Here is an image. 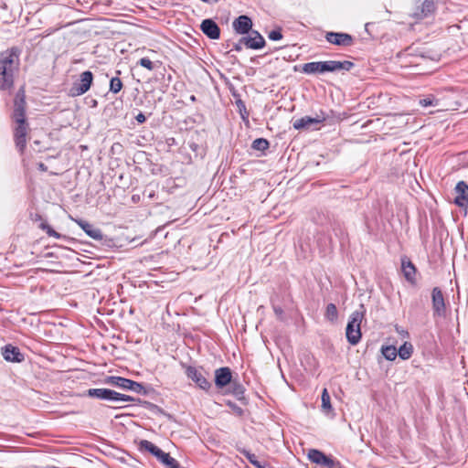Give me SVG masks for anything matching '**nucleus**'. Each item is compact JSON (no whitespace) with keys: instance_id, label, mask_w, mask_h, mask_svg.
I'll return each mask as SVG.
<instances>
[{"instance_id":"412c9836","label":"nucleus","mask_w":468,"mask_h":468,"mask_svg":"<svg viewBox=\"0 0 468 468\" xmlns=\"http://www.w3.org/2000/svg\"><path fill=\"white\" fill-rule=\"evenodd\" d=\"M420 5L417 6V11L414 13V16L417 18L426 17L429 14H431L434 9V5L432 0H420Z\"/></svg>"},{"instance_id":"2eb2a0df","label":"nucleus","mask_w":468,"mask_h":468,"mask_svg":"<svg viewBox=\"0 0 468 468\" xmlns=\"http://www.w3.org/2000/svg\"><path fill=\"white\" fill-rule=\"evenodd\" d=\"M202 32L210 39H218L220 37V28L212 19H205L200 25Z\"/></svg>"},{"instance_id":"9d476101","label":"nucleus","mask_w":468,"mask_h":468,"mask_svg":"<svg viewBox=\"0 0 468 468\" xmlns=\"http://www.w3.org/2000/svg\"><path fill=\"white\" fill-rule=\"evenodd\" d=\"M433 315L444 317L446 315V304L443 294L439 288H433L431 292Z\"/></svg>"},{"instance_id":"8fccbe9b","label":"nucleus","mask_w":468,"mask_h":468,"mask_svg":"<svg viewBox=\"0 0 468 468\" xmlns=\"http://www.w3.org/2000/svg\"><path fill=\"white\" fill-rule=\"evenodd\" d=\"M191 100H192V101H195V100H196V98H195V96H194V95H193V96H191Z\"/></svg>"},{"instance_id":"c9c22d12","label":"nucleus","mask_w":468,"mask_h":468,"mask_svg":"<svg viewBox=\"0 0 468 468\" xmlns=\"http://www.w3.org/2000/svg\"><path fill=\"white\" fill-rule=\"evenodd\" d=\"M268 37L273 41H278V40L282 39V29L280 27H278L277 29L271 30L268 34Z\"/></svg>"},{"instance_id":"cd10ccee","label":"nucleus","mask_w":468,"mask_h":468,"mask_svg":"<svg viewBox=\"0 0 468 468\" xmlns=\"http://www.w3.org/2000/svg\"><path fill=\"white\" fill-rule=\"evenodd\" d=\"M407 168L401 172V176H416L418 173L421 174V171L418 169L415 159L409 158L406 161Z\"/></svg>"},{"instance_id":"aec40b11","label":"nucleus","mask_w":468,"mask_h":468,"mask_svg":"<svg viewBox=\"0 0 468 468\" xmlns=\"http://www.w3.org/2000/svg\"><path fill=\"white\" fill-rule=\"evenodd\" d=\"M3 356L6 361L9 362H21L24 358L23 355L18 351V349L12 346H6L4 348Z\"/></svg>"},{"instance_id":"4468645a","label":"nucleus","mask_w":468,"mask_h":468,"mask_svg":"<svg viewBox=\"0 0 468 468\" xmlns=\"http://www.w3.org/2000/svg\"><path fill=\"white\" fill-rule=\"evenodd\" d=\"M241 42H244L246 48L251 49H261L265 46V39L256 30H251L250 35L248 37H242Z\"/></svg>"},{"instance_id":"f03ea898","label":"nucleus","mask_w":468,"mask_h":468,"mask_svg":"<svg viewBox=\"0 0 468 468\" xmlns=\"http://www.w3.org/2000/svg\"><path fill=\"white\" fill-rule=\"evenodd\" d=\"M364 318V313L362 311H355L351 315L347 323L346 329V335L347 341L355 346L361 339V329L360 324Z\"/></svg>"},{"instance_id":"58836bf2","label":"nucleus","mask_w":468,"mask_h":468,"mask_svg":"<svg viewBox=\"0 0 468 468\" xmlns=\"http://www.w3.org/2000/svg\"><path fill=\"white\" fill-rule=\"evenodd\" d=\"M111 151L112 154L121 153L122 151V145L120 143H114L112 145Z\"/></svg>"},{"instance_id":"0eeeda50","label":"nucleus","mask_w":468,"mask_h":468,"mask_svg":"<svg viewBox=\"0 0 468 468\" xmlns=\"http://www.w3.org/2000/svg\"><path fill=\"white\" fill-rule=\"evenodd\" d=\"M13 120L17 122H25L26 121V95L25 90L20 89L15 97L14 111L12 114Z\"/></svg>"},{"instance_id":"7ed1b4c3","label":"nucleus","mask_w":468,"mask_h":468,"mask_svg":"<svg viewBox=\"0 0 468 468\" xmlns=\"http://www.w3.org/2000/svg\"><path fill=\"white\" fill-rule=\"evenodd\" d=\"M327 117L328 115L324 112L320 111L319 113H316L315 117L304 116L294 120L292 122V127L295 130H317L318 128L316 126L324 122Z\"/></svg>"},{"instance_id":"9b49d317","label":"nucleus","mask_w":468,"mask_h":468,"mask_svg":"<svg viewBox=\"0 0 468 468\" xmlns=\"http://www.w3.org/2000/svg\"><path fill=\"white\" fill-rule=\"evenodd\" d=\"M28 130V123L25 122H17L14 131V139L16 143V146L20 152V154L24 153V150L27 146V134Z\"/></svg>"},{"instance_id":"09e8293b","label":"nucleus","mask_w":468,"mask_h":468,"mask_svg":"<svg viewBox=\"0 0 468 468\" xmlns=\"http://www.w3.org/2000/svg\"><path fill=\"white\" fill-rule=\"evenodd\" d=\"M401 334H402V335H408V333H407V332H405V331H401Z\"/></svg>"},{"instance_id":"dca6fc26","label":"nucleus","mask_w":468,"mask_h":468,"mask_svg":"<svg viewBox=\"0 0 468 468\" xmlns=\"http://www.w3.org/2000/svg\"><path fill=\"white\" fill-rule=\"evenodd\" d=\"M232 26L238 34L245 35L251 31L252 20L248 16L242 15L233 21Z\"/></svg>"},{"instance_id":"b1692460","label":"nucleus","mask_w":468,"mask_h":468,"mask_svg":"<svg viewBox=\"0 0 468 468\" xmlns=\"http://www.w3.org/2000/svg\"><path fill=\"white\" fill-rule=\"evenodd\" d=\"M156 458L167 468H179L177 462L169 455L160 450V453L157 454Z\"/></svg>"},{"instance_id":"e433bc0d","label":"nucleus","mask_w":468,"mask_h":468,"mask_svg":"<svg viewBox=\"0 0 468 468\" xmlns=\"http://www.w3.org/2000/svg\"><path fill=\"white\" fill-rule=\"evenodd\" d=\"M165 145L167 146L168 148V151L174 147V146H177L178 145V143L176 141V138L174 137H166L165 140Z\"/></svg>"},{"instance_id":"a211bd4d","label":"nucleus","mask_w":468,"mask_h":468,"mask_svg":"<svg viewBox=\"0 0 468 468\" xmlns=\"http://www.w3.org/2000/svg\"><path fill=\"white\" fill-rule=\"evenodd\" d=\"M231 380V372L228 367H221L215 371V383L218 388L225 387Z\"/></svg>"},{"instance_id":"ea45409f","label":"nucleus","mask_w":468,"mask_h":468,"mask_svg":"<svg viewBox=\"0 0 468 468\" xmlns=\"http://www.w3.org/2000/svg\"><path fill=\"white\" fill-rule=\"evenodd\" d=\"M247 457H248V459L250 460V462L251 463H253L254 465H256L259 468H261V465L259 464L258 461L255 459V455L250 454V453H247Z\"/></svg>"},{"instance_id":"a19ab883","label":"nucleus","mask_w":468,"mask_h":468,"mask_svg":"<svg viewBox=\"0 0 468 468\" xmlns=\"http://www.w3.org/2000/svg\"><path fill=\"white\" fill-rule=\"evenodd\" d=\"M135 120H136L139 123H144V122L146 121V117H145V115H144L143 112H139V113L135 116Z\"/></svg>"},{"instance_id":"423d86ee","label":"nucleus","mask_w":468,"mask_h":468,"mask_svg":"<svg viewBox=\"0 0 468 468\" xmlns=\"http://www.w3.org/2000/svg\"><path fill=\"white\" fill-rule=\"evenodd\" d=\"M88 395L90 397H95L101 399L112 401H131V398L129 396L118 393L108 388H91L88 390Z\"/></svg>"},{"instance_id":"6ab92c4d","label":"nucleus","mask_w":468,"mask_h":468,"mask_svg":"<svg viewBox=\"0 0 468 468\" xmlns=\"http://www.w3.org/2000/svg\"><path fill=\"white\" fill-rule=\"evenodd\" d=\"M74 221L85 231V233L90 238L95 240H101L102 239V234L101 230L92 226L91 224L79 219H74Z\"/></svg>"},{"instance_id":"bb28decb","label":"nucleus","mask_w":468,"mask_h":468,"mask_svg":"<svg viewBox=\"0 0 468 468\" xmlns=\"http://www.w3.org/2000/svg\"><path fill=\"white\" fill-rule=\"evenodd\" d=\"M321 399H322V406H321L322 410L325 414L333 413V407L331 404L330 395L326 388H324V390L322 392Z\"/></svg>"},{"instance_id":"f3484780","label":"nucleus","mask_w":468,"mask_h":468,"mask_svg":"<svg viewBox=\"0 0 468 468\" xmlns=\"http://www.w3.org/2000/svg\"><path fill=\"white\" fill-rule=\"evenodd\" d=\"M186 375L191 378L200 388L207 390L210 388V383L203 376L202 372L195 367H188Z\"/></svg>"},{"instance_id":"37998d69","label":"nucleus","mask_w":468,"mask_h":468,"mask_svg":"<svg viewBox=\"0 0 468 468\" xmlns=\"http://www.w3.org/2000/svg\"><path fill=\"white\" fill-rule=\"evenodd\" d=\"M189 147L193 152L197 153L199 146L197 143L192 142V143H189Z\"/></svg>"},{"instance_id":"39448f33","label":"nucleus","mask_w":468,"mask_h":468,"mask_svg":"<svg viewBox=\"0 0 468 468\" xmlns=\"http://www.w3.org/2000/svg\"><path fill=\"white\" fill-rule=\"evenodd\" d=\"M93 81V74L90 70L82 72L80 76V80L73 83L69 90V95L72 97L80 96L86 93L90 89Z\"/></svg>"},{"instance_id":"79ce46f5","label":"nucleus","mask_w":468,"mask_h":468,"mask_svg":"<svg viewBox=\"0 0 468 468\" xmlns=\"http://www.w3.org/2000/svg\"><path fill=\"white\" fill-rule=\"evenodd\" d=\"M242 45H244V42H241V38L233 45V49L239 52L242 50Z\"/></svg>"},{"instance_id":"c756f323","label":"nucleus","mask_w":468,"mask_h":468,"mask_svg":"<svg viewBox=\"0 0 468 468\" xmlns=\"http://www.w3.org/2000/svg\"><path fill=\"white\" fill-rule=\"evenodd\" d=\"M381 353L389 361L395 360L398 356L397 348L394 346H382Z\"/></svg>"},{"instance_id":"6e6552de","label":"nucleus","mask_w":468,"mask_h":468,"mask_svg":"<svg viewBox=\"0 0 468 468\" xmlns=\"http://www.w3.org/2000/svg\"><path fill=\"white\" fill-rule=\"evenodd\" d=\"M454 204L464 210V215L468 209V185L464 181H460L454 187Z\"/></svg>"},{"instance_id":"f704fd0d","label":"nucleus","mask_w":468,"mask_h":468,"mask_svg":"<svg viewBox=\"0 0 468 468\" xmlns=\"http://www.w3.org/2000/svg\"><path fill=\"white\" fill-rule=\"evenodd\" d=\"M138 64L149 70H154L156 68V64L148 58H140Z\"/></svg>"},{"instance_id":"49530a36","label":"nucleus","mask_w":468,"mask_h":468,"mask_svg":"<svg viewBox=\"0 0 468 468\" xmlns=\"http://www.w3.org/2000/svg\"><path fill=\"white\" fill-rule=\"evenodd\" d=\"M39 168L41 169V171H46V167L42 163L39 164Z\"/></svg>"},{"instance_id":"1a4fd4ad","label":"nucleus","mask_w":468,"mask_h":468,"mask_svg":"<svg viewBox=\"0 0 468 468\" xmlns=\"http://www.w3.org/2000/svg\"><path fill=\"white\" fill-rule=\"evenodd\" d=\"M307 457L311 462L320 465L321 468H338L337 463L318 450H309Z\"/></svg>"},{"instance_id":"4be33fe9","label":"nucleus","mask_w":468,"mask_h":468,"mask_svg":"<svg viewBox=\"0 0 468 468\" xmlns=\"http://www.w3.org/2000/svg\"><path fill=\"white\" fill-rule=\"evenodd\" d=\"M401 267H402V271H403L404 276L407 279V281H409L410 282H414L416 269H415L414 265L411 263V261H409L408 259H403L401 261Z\"/></svg>"},{"instance_id":"5701e85b","label":"nucleus","mask_w":468,"mask_h":468,"mask_svg":"<svg viewBox=\"0 0 468 468\" xmlns=\"http://www.w3.org/2000/svg\"><path fill=\"white\" fill-rule=\"evenodd\" d=\"M321 65H323V61L308 62L303 65L302 70L305 74L324 73Z\"/></svg>"},{"instance_id":"4c0bfd02","label":"nucleus","mask_w":468,"mask_h":468,"mask_svg":"<svg viewBox=\"0 0 468 468\" xmlns=\"http://www.w3.org/2000/svg\"><path fill=\"white\" fill-rule=\"evenodd\" d=\"M43 229H46L47 233L49 236H52L57 239L59 238V234L58 232H56L55 230H53L50 227L43 225Z\"/></svg>"},{"instance_id":"a18cd8bd","label":"nucleus","mask_w":468,"mask_h":468,"mask_svg":"<svg viewBox=\"0 0 468 468\" xmlns=\"http://www.w3.org/2000/svg\"><path fill=\"white\" fill-rule=\"evenodd\" d=\"M97 106V101L96 100H92L91 101V107H96Z\"/></svg>"},{"instance_id":"393cba45","label":"nucleus","mask_w":468,"mask_h":468,"mask_svg":"<svg viewBox=\"0 0 468 468\" xmlns=\"http://www.w3.org/2000/svg\"><path fill=\"white\" fill-rule=\"evenodd\" d=\"M325 319L331 324H335L338 319V311L336 306L334 303H329L325 307L324 312Z\"/></svg>"},{"instance_id":"20e7f679","label":"nucleus","mask_w":468,"mask_h":468,"mask_svg":"<svg viewBox=\"0 0 468 468\" xmlns=\"http://www.w3.org/2000/svg\"><path fill=\"white\" fill-rule=\"evenodd\" d=\"M103 383L109 386L116 387L123 390H133L140 392L143 386L135 381L117 376H107Z\"/></svg>"},{"instance_id":"72a5a7b5","label":"nucleus","mask_w":468,"mask_h":468,"mask_svg":"<svg viewBox=\"0 0 468 468\" xmlns=\"http://www.w3.org/2000/svg\"><path fill=\"white\" fill-rule=\"evenodd\" d=\"M237 107L239 108V114L243 121L248 122L249 112L246 109L245 103L242 100H238L236 101Z\"/></svg>"},{"instance_id":"7c9ffc66","label":"nucleus","mask_w":468,"mask_h":468,"mask_svg":"<svg viewBox=\"0 0 468 468\" xmlns=\"http://www.w3.org/2000/svg\"><path fill=\"white\" fill-rule=\"evenodd\" d=\"M269 146H270V143L265 138L255 139L251 144L252 149L257 150V151H261V152L267 150L269 148Z\"/></svg>"},{"instance_id":"ddd939ff","label":"nucleus","mask_w":468,"mask_h":468,"mask_svg":"<svg viewBox=\"0 0 468 468\" xmlns=\"http://www.w3.org/2000/svg\"><path fill=\"white\" fill-rule=\"evenodd\" d=\"M321 67L324 69V73L335 71H350L355 67V64L349 60H326L323 61V65H321Z\"/></svg>"},{"instance_id":"2f4dec72","label":"nucleus","mask_w":468,"mask_h":468,"mask_svg":"<svg viewBox=\"0 0 468 468\" xmlns=\"http://www.w3.org/2000/svg\"><path fill=\"white\" fill-rule=\"evenodd\" d=\"M122 89V81L119 77H112L110 80L109 90L114 94H117Z\"/></svg>"},{"instance_id":"c03bdc74","label":"nucleus","mask_w":468,"mask_h":468,"mask_svg":"<svg viewBox=\"0 0 468 468\" xmlns=\"http://www.w3.org/2000/svg\"><path fill=\"white\" fill-rule=\"evenodd\" d=\"M201 1L204 3H207V4H212V3H217L218 0H201Z\"/></svg>"},{"instance_id":"de8ad7c7","label":"nucleus","mask_w":468,"mask_h":468,"mask_svg":"<svg viewBox=\"0 0 468 468\" xmlns=\"http://www.w3.org/2000/svg\"><path fill=\"white\" fill-rule=\"evenodd\" d=\"M406 55H408V53L403 52V53H399L398 56H399V57H404V56H406Z\"/></svg>"},{"instance_id":"473e14b6","label":"nucleus","mask_w":468,"mask_h":468,"mask_svg":"<svg viewBox=\"0 0 468 468\" xmlns=\"http://www.w3.org/2000/svg\"><path fill=\"white\" fill-rule=\"evenodd\" d=\"M420 105H421L422 107L438 106L439 100L436 99L434 96L430 95L426 98L420 100Z\"/></svg>"},{"instance_id":"c85d7f7f","label":"nucleus","mask_w":468,"mask_h":468,"mask_svg":"<svg viewBox=\"0 0 468 468\" xmlns=\"http://www.w3.org/2000/svg\"><path fill=\"white\" fill-rule=\"evenodd\" d=\"M139 448L141 451H147V452H151L155 457L157 456L158 453H160V450H161L157 446L153 444L151 441H146V440L140 441Z\"/></svg>"},{"instance_id":"f8f14e48","label":"nucleus","mask_w":468,"mask_h":468,"mask_svg":"<svg viewBox=\"0 0 468 468\" xmlns=\"http://www.w3.org/2000/svg\"><path fill=\"white\" fill-rule=\"evenodd\" d=\"M325 39L333 45L342 47H349L354 43V37L350 34L343 32H327Z\"/></svg>"},{"instance_id":"a878e982","label":"nucleus","mask_w":468,"mask_h":468,"mask_svg":"<svg viewBox=\"0 0 468 468\" xmlns=\"http://www.w3.org/2000/svg\"><path fill=\"white\" fill-rule=\"evenodd\" d=\"M397 352L402 360H408L413 354V346L410 342H404Z\"/></svg>"},{"instance_id":"f257e3e1","label":"nucleus","mask_w":468,"mask_h":468,"mask_svg":"<svg viewBox=\"0 0 468 468\" xmlns=\"http://www.w3.org/2000/svg\"><path fill=\"white\" fill-rule=\"evenodd\" d=\"M19 50L12 48L0 53V90L13 87L14 74L18 69Z\"/></svg>"}]
</instances>
